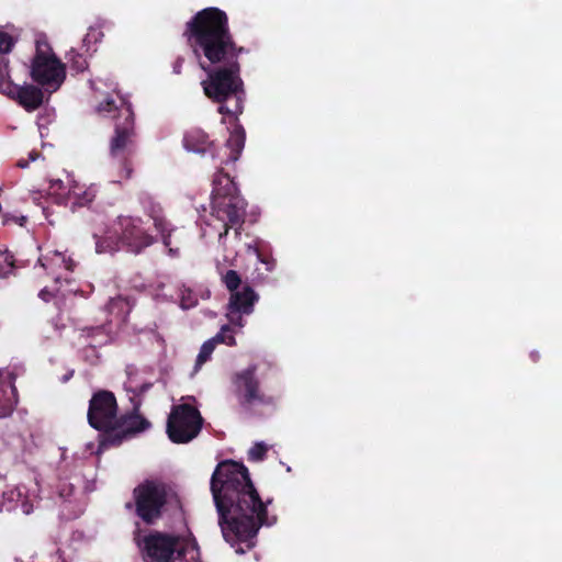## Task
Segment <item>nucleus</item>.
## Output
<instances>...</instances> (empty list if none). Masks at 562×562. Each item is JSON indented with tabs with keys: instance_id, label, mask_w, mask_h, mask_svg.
Segmentation results:
<instances>
[{
	"instance_id": "f257e3e1",
	"label": "nucleus",
	"mask_w": 562,
	"mask_h": 562,
	"mask_svg": "<svg viewBox=\"0 0 562 562\" xmlns=\"http://www.w3.org/2000/svg\"><path fill=\"white\" fill-rule=\"evenodd\" d=\"M183 36L207 75L201 83L204 94L237 122L246 99L239 63L246 49L236 43L228 15L216 7L204 8L186 23Z\"/></svg>"
},
{
	"instance_id": "f03ea898",
	"label": "nucleus",
	"mask_w": 562,
	"mask_h": 562,
	"mask_svg": "<svg viewBox=\"0 0 562 562\" xmlns=\"http://www.w3.org/2000/svg\"><path fill=\"white\" fill-rule=\"evenodd\" d=\"M210 490L218 514L223 538L236 553L243 554L256 544L262 526H272L277 517H269L272 498L263 501L255 487L248 469L234 460L220 462L210 481Z\"/></svg>"
},
{
	"instance_id": "7ed1b4c3",
	"label": "nucleus",
	"mask_w": 562,
	"mask_h": 562,
	"mask_svg": "<svg viewBox=\"0 0 562 562\" xmlns=\"http://www.w3.org/2000/svg\"><path fill=\"white\" fill-rule=\"evenodd\" d=\"M127 380L124 383L132 412L117 416V403L110 391L94 393L89 402L88 423L104 434L100 441L102 447L117 446L135 437L140 431V386L137 379V369L127 368Z\"/></svg>"
},
{
	"instance_id": "20e7f679",
	"label": "nucleus",
	"mask_w": 562,
	"mask_h": 562,
	"mask_svg": "<svg viewBox=\"0 0 562 562\" xmlns=\"http://www.w3.org/2000/svg\"><path fill=\"white\" fill-rule=\"evenodd\" d=\"M212 186L211 214L223 223V232H220L218 239L227 236L231 228L239 235L246 215L245 199L238 193L235 182L224 172L223 167L214 175Z\"/></svg>"
},
{
	"instance_id": "39448f33",
	"label": "nucleus",
	"mask_w": 562,
	"mask_h": 562,
	"mask_svg": "<svg viewBox=\"0 0 562 562\" xmlns=\"http://www.w3.org/2000/svg\"><path fill=\"white\" fill-rule=\"evenodd\" d=\"M257 369V364H250L232 375L233 392L237 403L245 413L251 415L258 407L274 406L277 403L276 396L262 391Z\"/></svg>"
},
{
	"instance_id": "423d86ee",
	"label": "nucleus",
	"mask_w": 562,
	"mask_h": 562,
	"mask_svg": "<svg viewBox=\"0 0 562 562\" xmlns=\"http://www.w3.org/2000/svg\"><path fill=\"white\" fill-rule=\"evenodd\" d=\"M203 418L190 404L173 405L167 419V435L173 443H188L201 431Z\"/></svg>"
},
{
	"instance_id": "0eeeda50",
	"label": "nucleus",
	"mask_w": 562,
	"mask_h": 562,
	"mask_svg": "<svg viewBox=\"0 0 562 562\" xmlns=\"http://www.w3.org/2000/svg\"><path fill=\"white\" fill-rule=\"evenodd\" d=\"M31 76L46 91H56L65 80V67L46 47L37 46L32 61Z\"/></svg>"
},
{
	"instance_id": "6e6552de",
	"label": "nucleus",
	"mask_w": 562,
	"mask_h": 562,
	"mask_svg": "<svg viewBox=\"0 0 562 562\" xmlns=\"http://www.w3.org/2000/svg\"><path fill=\"white\" fill-rule=\"evenodd\" d=\"M143 211L153 223L156 235L150 234V228L146 232L143 231V248L151 246L153 244L161 240L164 246L168 248V254L171 257L179 255V248L171 247V233L176 229L172 224L167 220L161 205L154 200L153 196L143 198Z\"/></svg>"
},
{
	"instance_id": "1a4fd4ad",
	"label": "nucleus",
	"mask_w": 562,
	"mask_h": 562,
	"mask_svg": "<svg viewBox=\"0 0 562 562\" xmlns=\"http://www.w3.org/2000/svg\"><path fill=\"white\" fill-rule=\"evenodd\" d=\"M170 487L162 481H143V524L155 525L167 510Z\"/></svg>"
},
{
	"instance_id": "9d476101",
	"label": "nucleus",
	"mask_w": 562,
	"mask_h": 562,
	"mask_svg": "<svg viewBox=\"0 0 562 562\" xmlns=\"http://www.w3.org/2000/svg\"><path fill=\"white\" fill-rule=\"evenodd\" d=\"M259 295L249 285L244 284L241 290L232 292L226 306V317L231 325L239 328L244 327V315H250L254 312L255 303Z\"/></svg>"
},
{
	"instance_id": "9b49d317",
	"label": "nucleus",
	"mask_w": 562,
	"mask_h": 562,
	"mask_svg": "<svg viewBox=\"0 0 562 562\" xmlns=\"http://www.w3.org/2000/svg\"><path fill=\"white\" fill-rule=\"evenodd\" d=\"M177 536L154 531L143 537L144 550L154 562H173Z\"/></svg>"
},
{
	"instance_id": "f8f14e48",
	"label": "nucleus",
	"mask_w": 562,
	"mask_h": 562,
	"mask_svg": "<svg viewBox=\"0 0 562 562\" xmlns=\"http://www.w3.org/2000/svg\"><path fill=\"white\" fill-rule=\"evenodd\" d=\"M2 85L3 92L29 112L38 109L43 103V91L33 85L19 86L10 81Z\"/></svg>"
},
{
	"instance_id": "ddd939ff",
	"label": "nucleus",
	"mask_w": 562,
	"mask_h": 562,
	"mask_svg": "<svg viewBox=\"0 0 562 562\" xmlns=\"http://www.w3.org/2000/svg\"><path fill=\"white\" fill-rule=\"evenodd\" d=\"M183 145L188 150L206 154L210 153L214 158V144L210 140L209 135L201 128H193L186 133L183 137Z\"/></svg>"
},
{
	"instance_id": "4468645a",
	"label": "nucleus",
	"mask_w": 562,
	"mask_h": 562,
	"mask_svg": "<svg viewBox=\"0 0 562 562\" xmlns=\"http://www.w3.org/2000/svg\"><path fill=\"white\" fill-rule=\"evenodd\" d=\"M43 268L49 270L56 281L61 279L60 269L71 272L76 266L75 261L70 257H66L64 254L55 251L52 256H47L44 260H40Z\"/></svg>"
},
{
	"instance_id": "2eb2a0df",
	"label": "nucleus",
	"mask_w": 562,
	"mask_h": 562,
	"mask_svg": "<svg viewBox=\"0 0 562 562\" xmlns=\"http://www.w3.org/2000/svg\"><path fill=\"white\" fill-rule=\"evenodd\" d=\"M245 140L246 132L240 124L236 123L231 131L228 139L226 140V147L229 150V154L221 164L227 165L229 162L237 161L245 147Z\"/></svg>"
},
{
	"instance_id": "dca6fc26",
	"label": "nucleus",
	"mask_w": 562,
	"mask_h": 562,
	"mask_svg": "<svg viewBox=\"0 0 562 562\" xmlns=\"http://www.w3.org/2000/svg\"><path fill=\"white\" fill-rule=\"evenodd\" d=\"M120 228V241L128 247L132 251L138 252L139 245L137 243L139 229L131 217H120L117 222Z\"/></svg>"
},
{
	"instance_id": "f3484780",
	"label": "nucleus",
	"mask_w": 562,
	"mask_h": 562,
	"mask_svg": "<svg viewBox=\"0 0 562 562\" xmlns=\"http://www.w3.org/2000/svg\"><path fill=\"white\" fill-rule=\"evenodd\" d=\"M124 509L128 516H134V525L136 526V530L134 531V541L140 547V536H139V518H140V485H137L133 490V501H128L124 504Z\"/></svg>"
},
{
	"instance_id": "a211bd4d",
	"label": "nucleus",
	"mask_w": 562,
	"mask_h": 562,
	"mask_svg": "<svg viewBox=\"0 0 562 562\" xmlns=\"http://www.w3.org/2000/svg\"><path fill=\"white\" fill-rule=\"evenodd\" d=\"M117 234V229H115L113 234L111 232H105L104 235L94 233L93 237L95 238V251L98 254H105L117 250L120 243V239L116 236Z\"/></svg>"
},
{
	"instance_id": "6ab92c4d",
	"label": "nucleus",
	"mask_w": 562,
	"mask_h": 562,
	"mask_svg": "<svg viewBox=\"0 0 562 562\" xmlns=\"http://www.w3.org/2000/svg\"><path fill=\"white\" fill-rule=\"evenodd\" d=\"M13 386L0 385V418L11 415L16 404Z\"/></svg>"
},
{
	"instance_id": "aec40b11",
	"label": "nucleus",
	"mask_w": 562,
	"mask_h": 562,
	"mask_svg": "<svg viewBox=\"0 0 562 562\" xmlns=\"http://www.w3.org/2000/svg\"><path fill=\"white\" fill-rule=\"evenodd\" d=\"M97 111L103 115H108L115 111H119L120 115L125 116V122L133 120V114L131 112L130 105L122 103L121 106H119L115 100L111 97H106L104 101L100 102L97 106Z\"/></svg>"
},
{
	"instance_id": "412c9836",
	"label": "nucleus",
	"mask_w": 562,
	"mask_h": 562,
	"mask_svg": "<svg viewBox=\"0 0 562 562\" xmlns=\"http://www.w3.org/2000/svg\"><path fill=\"white\" fill-rule=\"evenodd\" d=\"M133 125V120L126 121L123 125H116V135L112 138L110 149L112 155L125 148L128 139V128Z\"/></svg>"
},
{
	"instance_id": "4be33fe9",
	"label": "nucleus",
	"mask_w": 562,
	"mask_h": 562,
	"mask_svg": "<svg viewBox=\"0 0 562 562\" xmlns=\"http://www.w3.org/2000/svg\"><path fill=\"white\" fill-rule=\"evenodd\" d=\"M221 280L229 293L237 291L241 285V277L236 270H227L222 273Z\"/></svg>"
},
{
	"instance_id": "5701e85b",
	"label": "nucleus",
	"mask_w": 562,
	"mask_h": 562,
	"mask_svg": "<svg viewBox=\"0 0 562 562\" xmlns=\"http://www.w3.org/2000/svg\"><path fill=\"white\" fill-rule=\"evenodd\" d=\"M211 340H215V345L218 342L225 344L227 346L236 345V339H235L234 335L232 334L228 325L222 326L221 330Z\"/></svg>"
},
{
	"instance_id": "b1692460",
	"label": "nucleus",
	"mask_w": 562,
	"mask_h": 562,
	"mask_svg": "<svg viewBox=\"0 0 562 562\" xmlns=\"http://www.w3.org/2000/svg\"><path fill=\"white\" fill-rule=\"evenodd\" d=\"M14 267L13 256L8 251H0V277H7Z\"/></svg>"
},
{
	"instance_id": "393cba45",
	"label": "nucleus",
	"mask_w": 562,
	"mask_h": 562,
	"mask_svg": "<svg viewBox=\"0 0 562 562\" xmlns=\"http://www.w3.org/2000/svg\"><path fill=\"white\" fill-rule=\"evenodd\" d=\"M214 348H215V340L210 339V340H206L202 345L200 352L196 357V367L202 366L204 362H206L210 359L212 352L214 351Z\"/></svg>"
},
{
	"instance_id": "a878e982",
	"label": "nucleus",
	"mask_w": 562,
	"mask_h": 562,
	"mask_svg": "<svg viewBox=\"0 0 562 562\" xmlns=\"http://www.w3.org/2000/svg\"><path fill=\"white\" fill-rule=\"evenodd\" d=\"M198 304L195 293L190 289H183L180 295V305L183 310H189Z\"/></svg>"
},
{
	"instance_id": "bb28decb",
	"label": "nucleus",
	"mask_w": 562,
	"mask_h": 562,
	"mask_svg": "<svg viewBox=\"0 0 562 562\" xmlns=\"http://www.w3.org/2000/svg\"><path fill=\"white\" fill-rule=\"evenodd\" d=\"M268 452V447L263 442L255 443L248 451V460L262 461Z\"/></svg>"
},
{
	"instance_id": "cd10ccee",
	"label": "nucleus",
	"mask_w": 562,
	"mask_h": 562,
	"mask_svg": "<svg viewBox=\"0 0 562 562\" xmlns=\"http://www.w3.org/2000/svg\"><path fill=\"white\" fill-rule=\"evenodd\" d=\"M103 37V32L99 27H90L88 33L83 38L85 45L95 44L100 42Z\"/></svg>"
},
{
	"instance_id": "c85d7f7f",
	"label": "nucleus",
	"mask_w": 562,
	"mask_h": 562,
	"mask_svg": "<svg viewBox=\"0 0 562 562\" xmlns=\"http://www.w3.org/2000/svg\"><path fill=\"white\" fill-rule=\"evenodd\" d=\"M75 195L77 198V203L80 206H83L91 203L94 200L95 190L93 188H89L88 190L83 191L82 194L75 192Z\"/></svg>"
},
{
	"instance_id": "c756f323",
	"label": "nucleus",
	"mask_w": 562,
	"mask_h": 562,
	"mask_svg": "<svg viewBox=\"0 0 562 562\" xmlns=\"http://www.w3.org/2000/svg\"><path fill=\"white\" fill-rule=\"evenodd\" d=\"M13 46V41L7 33L0 32V53H8Z\"/></svg>"
},
{
	"instance_id": "7c9ffc66",
	"label": "nucleus",
	"mask_w": 562,
	"mask_h": 562,
	"mask_svg": "<svg viewBox=\"0 0 562 562\" xmlns=\"http://www.w3.org/2000/svg\"><path fill=\"white\" fill-rule=\"evenodd\" d=\"M259 260L266 265V269L268 271H272L276 267V260L271 257L263 256L262 254H258Z\"/></svg>"
},
{
	"instance_id": "2f4dec72",
	"label": "nucleus",
	"mask_w": 562,
	"mask_h": 562,
	"mask_svg": "<svg viewBox=\"0 0 562 562\" xmlns=\"http://www.w3.org/2000/svg\"><path fill=\"white\" fill-rule=\"evenodd\" d=\"M72 66L77 69V70H85L87 68V61L85 58H82L81 56H78V58L76 60H74L72 63Z\"/></svg>"
},
{
	"instance_id": "473e14b6",
	"label": "nucleus",
	"mask_w": 562,
	"mask_h": 562,
	"mask_svg": "<svg viewBox=\"0 0 562 562\" xmlns=\"http://www.w3.org/2000/svg\"><path fill=\"white\" fill-rule=\"evenodd\" d=\"M183 64H184V58L178 57L176 59V61L173 63V72L178 74V75L181 74Z\"/></svg>"
},
{
	"instance_id": "72a5a7b5",
	"label": "nucleus",
	"mask_w": 562,
	"mask_h": 562,
	"mask_svg": "<svg viewBox=\"0 0 562 562\" xmlns=\"http://www.w3.org/2000/svg\"><path fill=\"white\" fill-rule=\"evenodd\" d=\"M187 549H188V550H189V549H192V550L196 551V555H199V554H200V548H199V544H198V542H196V540H195L194 538H193V539H191V540L188 542V544H187Z\"/></svg>"
},
{
	"instance_id": "f704fd0d",
	"label": "nucleus",
	"mask_w": 562,
	"mask_h": 562,
	"mask_svg": "<svg viewBox=\"0 0 562 562\" xmlns=\"http://www.w3.org/2000/svg\"><path fill=\"white\" fill-rule=\"evenodd\" d=\"M61 189L63 188V181L60 179L50 180V189Z\"/></svg>"
},
{
	"instance_id": "c9c22d12",
	"label": "nucleus",
	"mask_w": 562,
	"mask_h": 562,
	"mask_svg": "<svg viewBox=\"0 0 562 562\" xmlns=\"http://www.w3.org/2000/svg\"><path fill=\"white\" fill-rule=\"evenodd\" d=\"M530 357H531V359H532V361H533V362H537V361L539 360V358H540V355H539V352H538V351H532V352L530 353Z\"/></svg>"
},
{
	"instance_id": "e433bc0d",
	"label": "nucleus",
	"mask_w": 562,
	"mask_h": 562,
	"mask_svg": "<svg viewBox=\"0 0 562 562\" xmlns=\"http://www.w3.org/2000/svg\"><path fill=\"white\" fill-rule=\"evenodd\" d=\"M187 550H188L187 548H181L179 550L176 549V552L178 553L179 558H182L186 555Z\"/></svg>"
},
{
	"instance_id": "4c0bfd02",
	"label": "nucleus",
	"mask_w": 562,
	"mask_h": 562,
	"mask_svg": "<svg viewBox=\"0 0 562 562\" xmlns=\"http://www.w3.org/2000/svg\"><path fill=\"white\" fill-rule=\"evenodd\" d=\"M149 427L150 423L145 417H143V432Z\"/></svg>"
},
{
	"instance_id": "58836bf2",
	"label": "nucleus",
	"mask_w": 562,
	"mask_h": 562,
	"mask_svg": "<svg viewBox=\"0 0 562 562\" xmlns=\"http://www.w3.org/2000/svg\"><path fill=\"white\" fill-rule=\"evenodd\" d=\"M27 165H29V162H27V161H24V160H19V162H18V166H19L20 168H25V167H27Z\"/></svg>"
},
{
	"instance_id": "ea45409f",
	"label": "nucleus",
	"mask_w": 562,
	"mask_h": 562,
	"mask_svg": "<svg viewBox=\"0 0 562 562\" xmlns=\"http://www.w3.org/2000/svg\"><path fill=\"white\" fill-rule=\"evenodd\" d=\"M47 294H48V293H47L45 290L41 291V293H40L41 297H42V299H44V300H46V301H47V297H46V296H47Z\"/></svg>"
},
{
	"instance_id": "a19ab883",
	"label": "nucleus",
	"mask_w": 562,
	"mask_h": 562,
	"mask_svg": "<svg viewBox=\"0 0 562 562\" xmlns=\"http://www.w3.org/2000/svg\"><path fill=\"white\" fill-rule=\"evenodd\" d=\"M30 158H31V160H35L36 155H34V154H30Z\"/></svg>"
}]
</instances>
